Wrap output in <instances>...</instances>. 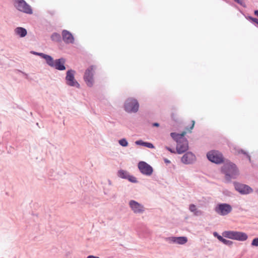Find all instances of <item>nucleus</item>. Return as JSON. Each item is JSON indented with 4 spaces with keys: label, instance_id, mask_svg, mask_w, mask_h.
I'll list each match as a JSON object with an SVG mask.
<instances>
[{
    "label": "nucleus",
    "instance_id": "f257e3e1",
    "mask_svg": "<svg viewBox=\"0 0 258 258\" xmlns=\"http://www.w3.org/2000/svg\"><path fill=\"white\" fill-rule=\"evenodd\" d=\"M185 134V132L181 134L174 132L170 133V136L177 143L176 152L179 154L184 153L188 149V141L184 137Z\"/></svg>",
    "mask_w": 258,
    "mask_h": 258
},
{
    "label": "nucleus",
    "instance_id": "f03ea898",
    "mask_svg": "<svg viewBox=\"0 0 258 258\" xmlns=\"http://www.w3.org/2000/svg\"><path fill=\"white\" fill-rule=\"evenodd\" d=\"M221 171L225 174V179L228 181L236 178L239 173L236 165L231 162L225 163L221 168Z\"/></svg>",
    "mask_w": 258,
    "mask_h": 258
},
{
    "label": "nucleus",
    "instance_id": "7ed1b4c3",
    "mask_svg": "<svg viewBox=\"0 0 258 258\" xmlns=\"http://www.w3.org/2000/svg\"><path fill=\"white\" fill-rule=\"evenodd\" d=\"M124 108L125 111L128 113H136L139 108V104L137 100L130 98L126 100L124 104Z\"/></svg>",
    "mask_w": 258,
    "mask_h": 258
},
{
    "label": "nucleus",
    "instance_id": "20e7f679",
    "mask_svg": "<svg viewBox=\"0 0 258 258\" xmlns=\"http://www.w3.org/2000/svg\"><path fill=\"white\" fill-rule=\"evenodd\" d=\"M15 7L19 11L31 14L33 11L31 7L24 0H13Z\"/></svg>",
    "mask_w": 258,
    "mask_h": 258
},
{
    "label": "nucleus",
    "instance_id": "39448f33",
    "mask_svg": "<svg viewBox=\"0 0 258 258\" xmlns=\"http://www.w3.org/2000/svg\"><path fill=\"white\" fill-rule=\"evenodd\" d=\"M76 72L72 70H69L66 73L65 81L66 84L70 87H74L80 88V85L75 78Z\"/></svg>",
    "mask_w": 258,
    "mask_h": 258
},
{
    "label": "nucleus",
    "instance_id": "423d86ee",
    "mask_svg": "<svg viewBox=\"0 0 258 258\" xmlns=\"http://www.w3.org/2000/svg\"><path fill=\"white\" fill-rule=\"evenodd\" d=\"M207 157L210 161L216 164H220L224 161L222 154L217 150H211L208 152Z\"/></svg>",
    "mask_w": 258,
    "mask_h": 258
},
{
    "label": "nucleus",
    "instance_id": "0eeeda50",
    "mask_svg": "<svg viewBox=\"0 0 258 258\" xmlns=\"http://www.w3.org/2000/svg\"><path fill=\"white\" fill-rule=\"evenodd\" d=\"M234 186L235 190L242 195H247L253 191V189L247 184L234 182Z\"/></svg>",
    "mask_w": 258,
    "mask_h": 258
},
{
    "label": "nucleus",
    "instance_id": "6e6552de",
    "mask_svg": "<svg viewBox=\"0 0 258 258\" xmlns=\"http://www.w3.org/2000/svg\"><path fill=\"white\" fill-rule=\"evenodd\" d=\"M94 66L89 67L86 71L84 76V80L88 87H92L94 84Z\"/></svg>",
    "mask_w": 258,
    "mask_h": 258
},
{
    "label": "nucleus",
    "instance_id": "1a4fd4ad",
    "mask_svg": "<svg viewBox=\"0 0 258 258\" xmlns=\"http://www.w3.org/2000/svg\"><path fill=\"white\" fill-rule=\"evenodd\" d=\"M232 210L231 205L226 203L219 204L215 208V212L221 216L228 215Z\"/></svg>",
    "mask_w": 258,
    "mask_h": 258
},
{
    "label": "nucleus",
    "instance_id": "9d476101",
    "mask_svg": "<svg viewBox=\"0 0 258 258\" xmlns=\"http://www.w3.org/2000/svg\"><path fill=\"white\" fill-rule=\"evenodd\" d=\"M138 168L143 174L147 176L151 175L153 171L152 167L144 161H140L139 162Z\"/></svg>",
    "mask_w": 258,
    "mask_h": 258
},
{
    "label": "nucleus",
    "instance_id": "9b49d317",
    "mask_svg": "<svg viewBox=\"0 0 258 258\" xmlns=\"http://www.w3.org/2000/svg\"><path fill=\"white\" fill-rule=\"evenodd\" d=\"M128 205L135 214H142L145 211L144 206L135 200H131Z\"/></svg>",
    "mask_w": 258,
    "mask_h": 258
},
{
    "label": "nucleus",
    "instance_id": "f8f14e48",
    "mask_svg": "<svg viewBox=\"0 0 258 258\" xmlns=\"http://www.w3.org/2000/svg\"><path fill=\"white\" fill-rule=\"evenodd\" d=\"M166 240L170 243H176L181 245L185 244L187 241V238L185 236L169 237L166 238Z\"/></svg>",
    "mask_w": 258,
    "mask_h": 258
},
{
    "label": "nucleus",
    "instance_id": "ddd939ff",
    "mask_svg": "<svg viewBox=\"0 0 258 258\" xmlns=\"http://www.w3.org/2000/svg\"><path fill=\"white\" fill-rule=\"evenodd\" d=\"M196 160L195 155L191 152L185 153L181 159V162L185 164H190Z\"/></svg>",
    "mask_w": 258,
    "mask_h": 258
},
{
    "label": "nucleus",
    "instance_id": "4468645a",
    "mask_svg": "<svg viewBox=\"0 0 258 258\" xmlns=\"http://www.w3.org/2000/svg\"><path fill=\"white\" fill-rule=\"evenodd\" d=\"M62 37L63 41L66 44L71 43L74 42V38L72 34L68 30H63L62 31Z\"/></svg>",
    "mask_w": 258,
    "mask_h": 258
},
{
    "label": "nucleus",
    "instance_id": "2eb2a0df",
    "mask_svg": "<svg viewBox=\"0 0 258 258\" xmlns=\"http://www.w3.org/2000/svg\"><path fill=\"white\" fill-rule=\"evenodd\" d=\"M65 59L63 58H60L55 60V62L52 68L59 71H63L66 70L64 66Z\"/></svg>",
    "mask_w": 258,
    "mask_h": 258
},
{
    "label": "nucleus",
    "instance_id": "dca6fc26",
    "mask_svg": "<svg viewBox=\"0 0 258 258\" xmlns=\"http://www.w3.org/2000/svg\"><path fill=\"white\" fill-rule=\"evenodd\" d=\"M248 238L247 235L244 232L234 231L233 240L244 241Z\"/></svg>",
    "mask_w": 258,
    "mask_h": 258
},
{
    "label": "nucleus",
    "instance_id": "f3484780",
    "mask_svg": "<svg viewBox=\"0 0 258 258\" xmlns=\"http://www.w3.org/2000/svg\"><path fill=\"white\" fill-rule=\"evenodd\" d=\"M14 31L15 34L20 37H24L27 34V30L21 27H17L15 28Z\"/></svg>",
    "mask_w": 258,
    "mask_h": 258
},
{
    "label": "nucleus",
    "instance_id": "a211bd4d",
    "mask_svg": "<svg viewBox=\"0 0 258 258\" xmlns=\"http://www.w3.org/2000/svg\"><path fill=\"white\" fill-rule=\"evenodd\" d=\"M189 210L191 212L194 213L196 216H200L202 214V212L200 210H198L194 204H190L189 206Z\"/></svg>",
    "mask_w": 258,
    "mask_h": 258
},
{
    "label": "nucleus",
    "instance_id": "6ab92c4d",
    "mask_svg": "<svg viewBox=\"0 0 258 258\" xmlns=\"http://www.w3.org/2000/svg\"><path fill=\"white\" fill-rule=\"evenodd\" d=\"M234 231H225L222 233V235L224 237L233 239Z\"/></svg>",
    "mask_w": 258,
    "mask_h": 258
},
{
    "label": "nucleus",
    "instance_id": "aec40b11",
    "mask_svg": "<svg viewBox=\"0 0 258 258\" xmlns=\"http://www.w3.org/2000/svg\"><path fill=\"white\" fill-rule=\"evenodd\" d=\"M44 59L46 60V63L51 67H53L55 60H53V58L49 55H46Z\"/></svg>",
    "mask_w": 258,
    "mask_h": 258
},
{
    "label": "nucleus",
    "instance_id": "412c9836",
    "mask_svg": "<svg viewBox=\"0 0 258 258\" xmlns=\"http://www.w3.org/2000/svg\"><path fill=\"white\" fill-rule=\"evenodd\" d=\"M51 39L53 41L60 42L61 40V36L59 33H53L51 36Z\"/></svg>",
    "mask_w": 258,
    "mask_h": 258
},
{
    "label": "nucleus",
    "instance_id": "4be33fe9",
    "mask_svg": "<svg viewBox=\"0 0 258 258\" xmlns=\"http://www.w3.org/2000/svg\"><path fill=\"white\" fill-rule=\"evenodd\" d=\"M128 175V173L123 170H120L118 172V176L122 179H126Z\"/></svg>",
    "mask_w": 258,
    "mask_h": 258
},
{
    "label": "nucleus",
    "instance_id": "5701e85b",
    "mask_svg": "<svg viewBox=\"0 0 258 258\" xmlns=\"http://www.w3.org/2000/svg\"><path fill=\"white\" fill-rule=\"evenodd\" d=\"M119 145L123 147H126L128 145V142L124 139H121L118 141Z\"/></svg>",
    "mask_w": 258,
    "mask_h": 258
},
{
    "label": "nucleus",
    "instance_id": "b1692460",
    "mask_svg": "<svg viewBox=\"0 0 258 258\" xmlns=\"http://www.w3.org/2000/svg\"><path fill=\"white\" fill-rule=\"evenodd\" d=\"M126 179L128 180L130 182L132 183L138 182V180H137L136 177L130 174L128 175V176H127Z\"/></svg>",
    "mask_w": 258,
    "mask_h": 258
},
{
    "label": "nucleus",
    "instance_id": "393cba45",
    "mask_svg": "<svg viewBox=\"0 0 258 258\" xmlns=\"http://www.w3.org/2000/svg\"><path fill=\"white\" fill-rule=\"evenodd\" d=\"M238 153H242L244 155H245L246 156L247 158H248V160L249 161V162H251V158H250V155L247 152H246L245 151L241 149L238 151Z\"/></svg>",
    "mask_w": 258,
    "mask_h": 258
},
{
    "label": "nucleus",
    "instance_id": "a878e982",
    "mask_svg": "<svg viewBox=\"0 0 258 258\" xmlns=\"http://www.w3.org/2000/svg\"><path fill=\"white\" fill-rule=\"evenodd\" d=\"M222 243L224 244L228 245V246H231L233 244V242L231 240H227L226 239H224V240L222 241Z\"/></svg>",
    "mask_w": 258,
    "mask_h": 258
},
{
    "label": "nucleus",
    "instance_id": "bb28decb",
    "mask_svg": "<svg viewBox=\"0 0 258 258\" xmlns=\"http://www.w3.org/2000/svg\"><path fill=\"white\" fill-rule=\"evenodd\" d=\"M252 246H258V237L254 238L251 243Z\"/></svg>",
    "mask_w": 258,
    "mask_h": 258
},
{
    "label": "nucleus",
    "instance_id": "cd10ccee",
    "mask_svg": "<svg viewBox=\"0 0 258 258\" xmlns=\"http://www.w3.org/2000/svg\"><path fill=\"white\" fill-rule=\"evenodd\" d=\"M234 2H236L238 4H239L240 6H242L244 8L246 7V5L245 4L244 2H243L242 0H234Z\"/></svg>",
    "mask_w": 258,
    "mask_h": 258
},
{
    "label": "nucleus",
    "instance_id": "c85d7f7f",
    "mask_svg": "<svg viewBox=\"0 0 258 258\" xmlns=\"http://www.w3.org/2000/svg\"><path fill=\"white\" fill-rule=\"evenodd\" d=\"M145 142L143 141L142 140H138L135 142V144L137 145H140L142 146H145Z\"/></svg>",
    "mask_w": 258,
    "mask_h": 258
},
{
    "label": "nucleus",
    "instance_id": "c756f323",
    "mask_svg": "<svg viewBox=\"0 0 258 258\" xmlns=\"http://www.w3.org/2000/svg\"><path fill=\"white\" fill-rule=\"evenodd\" d=\"M247 19L248 20H250L251 21H252V22L256 23L257 24H258V19L255 18H253L251 16H248L247 18Z\"/></svg>",
    "mask_w": 258,
    "mask_h": 258
},
{
    "label": "nucleus",
    "instance_id": "7c9ffc66",
    "mask_svg": "<svg viewBox=\"0 0 258 258\" xmlns=\"http://www.w3.org/2000/svg\"><path fill=\"white\" fill-rule=\"evenodd\" d=\"M144 147H147V148H149L150 149H153L154 148L153 144L151 143H149V142H146L145 145Z\"/></svg>",
    "mask_w": 258,
    "mask_h": 258
},
{
    "label": "nucleus",
    "instance_id": "2f4dec72",
    "mask_svg": "<svg viewBox=\"0 0 258 258\" xmlns=\"http://www.w3.org/2000/svg\"><path fill=\"white\" fill-rule=\"evenodd\" d=\"M165 149L168 150V151H169L170 152L172 153H175V151H174V150L171 149V148H170L169 147H168V146H166L165 147Z\"/></svg>",
    "mask_w": 258,
    "mask_h": 258
},
{
    "label": "nucleus",
    "instance_id": "473e14b6",
    "mask_svg": "<svg viewBox=\"0 0 258 258\" xmlns=\"http://www.w3.org/2000/svg\"><path fill=\"white\" fill-rule=\"evenodd\" d=\"M46 55L47 54H44L43 53H41V52H39V53H37V55L40 56L41 57H42L44 59V58H45V56H46Z\"/></svg>",
    "mask_w": 258,
    "mask_h": 258
},
{
    "label": "nucleus",
    "instance_id": "72a5a7b5",
    "mask_svg": "<svg viewBox=\"0 0 258 258\" xmlns=\"http://www.w3.org/2000/svg\"><path fill=\"white\" fill-rule=\"evenodd\" d=\"M224 236H221L219 235V236L217 237V239L221 242H222L223 240H224V238H223Z\"/></svg>",
    "mask_w": 258,
    "mask_h": 258
},
{
    "label": "nucleus",
    "instance_id": "f704fd0d",
    "mask_svg": "<svg viewBox=\"0 0 258 258\" xmlns=\"http://www.w3.org/2000/svg\"><path fill=\"white\" fill-rule=\"evenodd\" d=\"M164 161L167 164H169V163H171L170 161L169 160H168V159H167V158H164Z\"/></svg>",
    "mask_w": 258,
    "mask_h": 258
},
{
    "label": "nucleus",
    "instance_id": "c9c22d12",
    "mask_svg": "<svg viewBox=\"0 0 258 258\" xmlns=\"http://www.w3.org/2000/svg\"><path fill=\"white\" fill-rule=\"evenodd\" d=\"M25 77L26 79H28V74H27L26 73L23 72H22V71H20Z\"/></svg>",
    "mask_w": 258,
    "mask_h": 258
},
{
    "label": "nucleus",
    "instance_id": "e433bc0d",
    "mask_svg": "<svg viewBox=\"0 0 258 258\" xmlns=\"http://www.w3.org/2000/svg\"><path fill=\"white\" fill-rule=\"evenodd\" d=\"M86 258H99V257L98 256H94V255H90L88 256Z\"/></svg>",
    "mask_w": 258,
    "mask_h": 258
},
{
    "label": "nucleus",
    "instance_id": "4c0bfd02",
    "mask_svg": "<svg viewBox=\"0 0 258 258\" xmlns=\"http://www.w3.org/2000/svg\"><path fill=\"white\" fill-rule=\"evenodd\" d=\"M153 126L158 127L159 126V123L158 122H154L152 124Z\"/></svg>",
    "mask_w": 258,
    "mask_h": 258
},
{
    "label": "nucleus",
    "instance_id": "58836bf2",
    "mask_svg": "<svg viewBox=\"0 0 258 258\" xmlns=\"http://www.w3.org/2000/svg\"><path fill=\"white\" fill-rule=\"evenodd\" d=\"M213 235H214L215 237H217V238L219 236V235L218 234V233L217 232H214L213 233Z\"/></svg>",
    "mask_w": 258,
    "mask_h": 258
},
{
    "label": "nucleus",
    "instance_id": "ea45409f",
    "mask_svg": "<svg viewBox=\"0 0 258 258\" xmlns=\"http://www.w3.org/2000/svg\"><path fill=\"white\" fill-rule=\"evenodd\" d=\"M192 125H191V126L190 127V130H191L194 126V125H195V121H192Z\"/></svg>",
    "mask_w": 258,
    "mask_h": 258
},
{
    "label": "nucleus",
    "instance_id": "a19ab883",
    "mask_svg": "<svg viewBox=\"0 0 258 258\" xmlns=\"http://www.w3.org/2000/svg\"><path fill=\"white\" fill-rule=\"evenodd\" d=\"M254 14L255 15L258 17V10H255L254 12Z\"/></svg>",
    "mask_w": 258,
    "mask_h": 258
},
{
    "label": "nucleus",
    "instance_id": "79ce46f5",
    "mask_svg": "<svg viewBox=\"0 0 258 258\" xmlns=\"http://www.w3.org/2000/svg\"><path fill=\"white\" fill-rule=\"evenodd\" d=\"M32 53L35 55H37V53H39V52H35V51H32Z\"/></svg>",
    "mask_w": 258,
    "mask_h": 258
},
{
    "label": "nucleus",
    "instance_id": "37998d69",
    "mask_svg": "<svg viewBox=\"0 0 258 258\" xmlns=\"http://www.w3.org/2000/svg\"><path fill=\"white\" fill-rule=\"evenodd\" d=\"M255 192L256 194H257L258 195V188H256L255 189Z\"/></svg>",
    "mask_w": 258,
    "mask_h": 258
},
{
    "label": "nucleus",
    "instance_id": "c03bdc74",
    "mask_svg": "<svg viewBox=\"0 0 258 258\" xmlns=\"http://www.w3.org/2000/svg\"><path fill=\"white\" fill-rule=\"evenodd\" d=\"M109 184L110 185L111 184V182L110 180H108Z\"/></svg>",
    "mask_w": 258,
    "mask_h": 258
},
{
    "label": "nucleus",
    "instance_id": "a18cd8bd",
    "mask_svg": "<svg viewBox=\"0 0 258 258\" xmlns=\"http://www.w3.org/2000/svg\"><path fill=\"white\" fill-rule=\"evenodd\" d=\"M104 194H105V195H107V193L105 191H104Z\"/></svg>",
    "mask_w": 258,
    "mask_h": 258
}]
</instances>
